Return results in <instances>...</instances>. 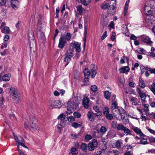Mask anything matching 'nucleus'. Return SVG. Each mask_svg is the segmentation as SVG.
I'll use <instances>...</instances> for the list:
<instances>
[{
  "instance_id": "6ab92c4d",
  "label": "nucleus",
  "mask_w": 155,
  "mask_h": 155,
  "mask_svg": "<svg viewBox=\"0 0 155 155\" xmlns=\"http://www.w3.org/2000/svg\"><path fill=\"white\" fill-rule=\"evenodd\" d=\"M130 100L132 104L134 105H138V100L135 97H130Z\"/></svg>"
},
{
  "instance_id": "e2e57ef3",
  "label": "nucleus",
  "mask_w": 155,
  "mask_h": 155,
  "mask_svg": "<svg viewBox=\"0 0 155 155\" xmlns=\"http://www.w3.org/2000/svg\"><path fill=\"white\" fill-rule=\"evenodd\" d=\"M71 59H64V61L66 62V64L65 65V66H66L68 64Z\"/></svg>"
},
{
  "instance_id": "c9c22d12",
  "label": "nucleus",
  "mask_w": 155,
  "mask_h": 155,
  "mask_svg": "<svg viewBox=\"0 0 155 155\" xmlns=\"http://www.w3.org/2000/svg\"><path fill=\"white\" fill-rule=\"evenodd\" d=\"M74 78L75 79H78L79 77V72L76 70L74 72Z\"/></svg>"
},
{
  "instance_id": "c85d7f7f",
  "label": "nucleus",
  "mask_w": 155,
  "mask_h": 155,
  "mask_svg": "<svg viewBox=\"0 0 155 155\" xmlns=\"http://www.w3.org/2000/svg\"><path fill=\"white\" fill-rule=\"evenodd\" d=\"M110 93L108 91H105L104 92V97L107 100L110 99Z\"/></svg>"
},
{
  "instance_id": "f257e3e1",
  "label": "nucleus",
  "mask_w": 155,
  "mask_h": 155,
  "mask_svg": "<svg viewBox=\"0 0 155 155\" xmlns=\"http://www.w3.org/2000/svg\"><path fill=\"white\" fill-rule=\"evenodd\" d=\"M79 104V101L76 97H74L72 101H69L65 104L67 107L72 109H76Z\"/></svg>"
},
{
  "instance_id": "0eeeda50",
  "label": "nucleus",
  "mask_w": 155,
  "mask_h": 155,
  "mask_svg": "<svg viewBox=\"0 0 155 155\" xmlns=\"http://www.w3.org/2000/svg\"><path fill=\"white\" fill-rule=\"evenodd\" d=\"M14 139L16 144H20L21 145L23 144V143H25L24 139L20 135H18L16 136L14 135Z\"/></svg>"
},
{
  "instance_id": "4d7b16f0",
  "label": "nucleus",
  "mask_w": 155,
  "mask_h": 155,
  "mask_svg": "<svg viewBox=\"0 0 155 155\" xmlns=\"http://www.w3.org/2000/svg\"><path fill=\"white\" fill-rule=\"evenodd\" d=\"M147 55L150 56V57H151L152 58L154 57L155 56V54L152 51L149 52L148 53V54H147Z\"/></svg>"
},
{
  "instance_id": "603ef678",
  "label": "nucleus",
  "mask_w": 155,
  "mask_h": 155,
  "mask_svg": "<svg viewBox=\"0 0 155 155\" xmlns=\"http://www.w3.org/2000/svg\"><path fill=\"white\" fill-rule=\"evenodd\" d=\"M111 100L112 102L114 101H116V95L115 94L113 95L111 98Z\"/></svg>"
},
{
  "instance_id": "f8f14e48",
  "label": "nucleus",
  "mask_w": 155,
  "mask_h": 155,
  "mask_svg": "<svg viewBox=\"0 0 155 155\" xmlns=\"http://www.w3.org/2000/svg\"><path fill=\"white\" fill-rule=\"evenodd\" d=\"M87 70H88V68H86L83 71L85 77L84 81V82L86 83H87L88 82V77L90 76V74H91V73L90 71H87Z\"/></svg>"
},
{
  "instance_id": "5fc2aeb1",
  "label": "nucleus",
  "mask_w": 155,
  "mask_h": 155,
  "mask_svg": "<svg viewBox=\"0 0 155 155\" xmlns=\"http://www.w3.org/2000/svg\"><path fill=\"white\" fill-rule=\"evenodd\" d=\"M67 111H66V114L68 115L71 114L72 113L71 109L72 108H69L67 107Z\"/></svg>"
},
{
  "instance_id": "72a5a7b5",
  "label": "nucleus",
  "mask_w": 155,
  "mask_h": 155,
  "mask_svg": "<svg viewBox=\"0 0 155 155\" xmlns=\"http://www.w3.org/2000/svg\"><path fill=\"white\" fill-rule=\"evenodd\" d=\"M117 125V128L118 130H123L125 127L123 125L120 124H118Z\"/></svg>"
},
{
  "instance_id": "69168bd1",
  "label": "nucleus",
  "mask_w": 155,
  "mask_h": 155,
  "mask_svg": "<svg viewBox=\"0 0 155 155\" xmlns=\"http://www.w3.org/2000/svg\"><path fill=\"white\" fill-rule=\"evenodd\" d=\"M137 91L139 95L143 93L142 92L141 90L139 88H137Z\"/></svg>"
},
{
  "instance_id": "2eb2a0df",
  "label": "nucleus",
  "mask_w": 155,
  "mask_h": 155,
  "mask_svg": "<svg viewBox=\"0 0 155 155\" xmlns=\"http://www.w3.org/2000/svg\"><path fill=\"white\" fill-rule=\"evenodd\" d=\"M89 99L87 97H84L83 99V105L85 108L88 107Z\"/></svg>"
},
{
  "instance_id": "864d4df0",
  "label": "nucleus",
  "mask_w": 155,
  "mask_h": 155,
  "mask_svg": "<svg viewBox=\"0 0 155 155\" xmlns=\"http://www.w3.org/2000/svg\"><path fill=\"white\" fill-rule=\"evenodd\" d=\"M116 36V33L115 32H112V36L110 37L111 40L113 41L115 39V36Z\"/></svg>"
},
{
  "instance_id": "a19ab883",
  "label": "nucleus",
  "mask_w": 155,
  "mask_h": 155,
  "mask_svg": "<svg viewBox=\"0 0 155 155\" xmlns=\"http://www.w3.org/2000/svg\"><path fill=\"white\" fill-rule=\"evenodd\" d=\"M145 12L146 13V14L147 15V16L149 15H152V11L151 10H146V8H145Z\"/></svg>"
},
{
  "instance_id": "a878e982",
  "label": "nucleus",
  "mask_w": 155,
  "mask_h": 155,
  "mask_svg": "<svg viewBox=\"0 0 155 155\" xmlns=\"http://www.w3.org/2000/svg\"><path fill=\"white\" fill-rule=\"evenodd\" d=\"M99 132L103 134H104L107 131V129L105 126H102L100 128Z\"/></svg>"
},
{
  "instance_id": "e433bc0d",
  "label": "nucleus",
  "mask_w": 155,
  "mask_h": 155,
  "mask_svg": "<svg viewBox=\"0 0 155 155\" xmlns=\"http://www.w3.org/2000/svg\"><path fill=\"white\" fill-rule=\"evenodd\" d=\"M87 116L89 119L91 121L94 120V119L91 113L88 112L87 114Z\"/></svg>"
},
{
  "instance_id": "0e129e2a",
  "label": "nucleus",
  "mask_w": 155,
  "mask_h": 155,
  "mask_svg": "<svg viewBox=\"0 0 155 155\" xmlns=\"http://www.w3.org/2000/svg\"><path fill=\"white\" fill-rule=\"evenodd\" d=\"M9 38V36L7 35H5L4 37V39L5 41H7Z\"/></svg>"
},
{
  "instance_id": "c03bdc74",
  "label": "nucleus",
  "mask_w": 155,
  "mask_h": 155,
  "mask_svg": "<svg viewBox=\"0 0 155 155\" xmlns=\"http://www.w3.org/2000/svg\"><path fill=\"white\" fill-rule=\"evenodd\" d=\"M76 149L74 148H72L71 150V153L73 155H77L78 153L76 152Z\"/></svg>"
},
{
  "instance_id": "37998d69",
  "label": "nucleus",
  "mask_w": 155,
  "mask_h": 155,
  "mask_svg": "<svg viewBox=\"0 0 155 155\" xmlns=\"http://www.w3.org/2000/svg\"><path fill=\"white\" fill-rule=\"evenodd\" d=\"M147 140L145 138H142L140 140V143L142 144H146L147 143Z\"/></svg>"
},
{
  "instance_id": "774afa93",
  "label": "nucleus",
  "mask_w": 155,
  "mask_h": 155,
  "mask_svg": "<svg viewBox=\"0 0 155 155\" xmlns=\"http://www.w3.org/2000/svg\"><path fill=\"white\" fill-rule=\"evenodd\" d=\"M149 141L151 142H155V138L153 137H151L149 138Z\"/></svg>"
},
{
  "instance_id": "aec40b11",
  "label": "nucleus",
  "mask_w": 155,
  "mask_h": 155,
  "mask_svg": "<svg viewBox=\"0 0 155 155\" xmlns=\"http://www.w3.org/2000/svg\"><path fill=\"white\" fill-rule=\"evenodd\" d=\"M80 123V124H78L76 122H73L72 123L71 126L72 127L77 128L79 127H81L83 123L81 122H79Z\"/></svg>"
},
{
  "instance_id": "49530a36",
  "label": "nucleus",
  "mask_w": 155,
  "mask_h": 155,
  "mask_svg": "<svg viewBox=\"0 0 155 155\" xmlns=\"http://www.w3.org/2000/svg\"><path fill=\"white\" fill-rule=\"evenodd\" d=\"M149 117L151 118L155 119V113L152 112L148 113Z\"/></svg>"
},
{
  "instance_id": "c756f323",
  "label": "nucleus",
  "mask_w": 155,
  "mask_h": 155,
  "mask_svg": "<svg viewBox=\"0 0 155 155\" xmlns=\"http://www.w3.org/2000/svg\"><path fill=\"white\" fill-rule=\"evenodd\" d=\"M100 132L99 130H97V131H94L93 133V135L95 138H99L101 136V135L100 134L99 136L97 135L99 134Z\"/></svg>"
},
{
  "instance_id": "9d476101",
  "label": "nucleus",
  "mask_w": 155,
  "mask_h": 155,
  "mask_svg": "<svg viewBox=\"0 0 155 155\" xmlns=\"http://www.w3.org/2000/svg\"><path fill=\"white\" fill-rule=\"evenodd\" d=\"M114 2L115 3H114V5H112L111 8H110L108 10V13L110 15H113L115 13L116 11V7L115 6V5H114V4L115 5L116 3V0H115Z\"/></svg>"
},
{
  "instance_id": "4be33fe9",
  "label": "nucleus",
  "mask_w": 155,
  "mask_h": 155,
  "mask_svg": "<svg viewBox=\"0 0 155 155\" xmlns=\"http://www.w3.org/2000/svg\"><path fill=\"white\" fill-rule=\"evenodd\" d=\"M123 131L126 135H131L132 132L127 127H125Z\"/></svg>"
},
{
  "instance_id": "7c9ffc66",
  "label": "nucleus",
  "mask_w": 155,
  "mask_h": 155,
  "mask_svg": "<svg viewBox=\"0 0 155 155\" xmlns=\"http://www.w3.org/2000/svg\"><path fill=\"white\" fill-rule=\"evenodd\" d=\"M65 116L63 114H61L58 117L57 119H60L61 123H63L64 122V120L65 119Z\"/></svg>"
},
{
  "instance_id": "a18cd8bd",
  "label": "nucleus",
  "mask_w": 155,
  "mask_h": 155,
  "mask_svg": "<svg viewBox=\"0 0 155 155\" xmlns=\"http://www.w3.org/2000/svg\"><path fill=\"white\" fill-rule=\"evenodd\" d=\"M73 115L75 118H80L81 117V114L78 112H74L73 114Z\"/></svg>"
},
{
  "instance_id": "f704fd0d",
  "label": "nucleus",
  "mask_w": 155,
  "mask_h": 155,
  "mask_svg": "<svg viewBox=\"0 0 155 155\" xmlns=\"http://www.w3.org/2000/svg\"><path fill=\"white\" fill-rule=\"evenodd\" d=\"M14 2H17V3H18V0H12L11 2V6L12 7L15 8V7H16V5H17V4H15Z\"/></svg>"
},
{
  "instance_id": "6e6d98bb",
  "label": "nucleus",
  "mask_w": 155,
  "mask_h": 155,
  "mask_svg": "<svg viewBox=\"0 0 155 155\" xmlns=\"http://www.w3.org/2000/svg\"><path fill=\"white\" fill-rule=\"evenodd\" d=\"M107 31H105L103 35L101 37V38L102 40L104 39L107 36Z\"/></svg>"
},
{
  "instance_id": "423d86ee",
  "label": "nucleus",
  "mask_w": 155,
  "mask_h": 155,
  "mask_svg": "<svg viewBox=\"0 0 155 155\" xmlns=\"http://www.w3.org/2000/svg\"><path fill=\"white\" fill-rule=\"evenodd\" d=\"M97 145V140L96 139L93 140L92 142H90L88 145V149L90 151L94 150L96 147Z\"/></svg>"
},
{
  "instance_id": "4468645a",
  "label": "nucleus",
  "mask_w": 155,
  "mask_h": 155,
  "mask_svg": "<svg viewBox=\"0 0 155 155\" xmlns=\"http://www.w3.org/2000/svg\"><path fill=\"white\" fill-rule=\"evenodd\" d=\"M71 46L72 47L75 48L77 51L78 52H80L81 51L80 45L78 42L71 43Z\"/></svg>"
},
{
  "instance_id": "5701e85b",
  "label": "nucleus",
  "mask_w": 155,
  "mask_h": 155,
  "mask_svg": "<svg viewBox=\"0 0 155 155\" xmlns=\"http://www.w3.org/2000/svg\"><path fill=\"white\" fill-rule=\"evenodd\" d=\"M117 107V101H114L111 104V108L112 111L118 108Z\"/></svg>"
},
{
  "instance_id": "4c0bfd02",
  "label": "nucleus",
  "mask_w": 155,
  "mask_h": 155,
  "mask_svg": "<svg viewBox=\"0 0 155 155\" xmlns=\"http://www.w3.org/2000/svg\"><path fill=\"white\" fill-rule=\"evenodd\" d=\"M81 148L84 151H85L87 149V145L86 143H82L81 145Z\"/></svg>"
},
{
  "instance_id": "f3484780",
  "label": "nucleus",
  "mask_w": 155,
  "mask_h": 155,
  "mask_svg": "<svg viewBox=\"0 0 155 155\" xmlns=\"http://www.w3.org/2000/svg\"><path fill=\"white\" fill-rule=\"evenodd\" d=\"M130 70L129 68L127 66L123 67L119 69V71L121 73L128 72Z\"/></svg>"
},
{
  "instance_id": "58836bf2",
  "label": "nucleus",
  "mask_w": 155,
  "mask_h": 155,
  "mask_svg": "<svg viewBox=\"0 0 155 155\" xmlns=\"http://www.w3.org/2000/svg\"><path fill=\"white\" fill-rule=\"evenodd\" d=\"M116 147L118 149L121 148V144L119 140H117L115 143Z\"/></svg>"
},
{
  "instance_id": "39448f33",
  "label": "nucleus",
  "mask_w": 155,
  "mask_h": 155,
  "mask_svg": "<svg viewBox=\"0 0 155 155\" xmlns=\"http://www.w3.org/2000/svg\"><path fill=\"white\" fill-rule=\"evenodd\" d=\"M61 104L58 100H52L50 102V106L52 108H60L62 106Z\"/></svg>"
},
{
  "instance_id": "3c124183",
  "label": "nucleus",
  "mask_w": 155,
  "mask_h": 155,
  "mask_svg": "<svg viewBox=\"0 0 155 155\" xmlns=\"http://www.w3.org/2000/svg\"><path fill=\"white\" fill-rule=\"evenodd\" d=\"M92 138L91 136L89 134H87L86 135L85 139L86 140L89 141Z\"/></svg>"
},
{
  "instance_id": "393cba45",
  "label": "nucleus",
  "mask_w": 155,
  "mask_h": 155,
  "mask_svg": "<svg viewBox=\"0 0 155 155\" xmlns=\"http://www.w3.org/2000/svg\"><path fill=\"white\" fill-rule=\"evenodd\" d=\"M11 75L9 74L4 75L2 77L3 81H6L9 80Z\"/></svg>"
},
{
  "instance_id": "20e7f679",
  "label": "nucleus",
  "mask_w": 155,
  "mask_h": 155,
  "mask_svg": "<svg viewBox=\"0 0 155 155\" xmlns=\"http://www.w3.org/2000/svg\"><path fill=\"white\" fill-rule=\"evenodd\" d=\"M30 124L31 127L34 129L37 128L38 121L32 115H31L29 117Z\"/></svg>"
},
{
  "instance_id": "ddd939ff",
  "label": "nucleus",
  "mask_w": 155,
  "mask_h": 155,
  "mask_svg": "<svg viewBox=\"0 0 155 155\" xmlns=\"http://www.w3.org/2000/svg\"><path fill=\"white\" fill-rule=\"evenodd\" d=\"M65 41L63 37H61L59 39L58 47L62 49L65 46Z\"/></svg>"
},
{
  "instance_id": "a211bd4d",
  "label": "nucleus",
  "mask_w": 155,
  "mask_h": 155,
  "mask_svg": "<svg viewBox=\"0 0 155 155\" xmlns=\"http://www.w3.org/2000/svg\"><path fill=\"white\" fill-rule=\"evenodd\" d=\"M72 52L73 51L71 49H69L65 54V58H71L73 56Z\"/></svg>"
},
{
  "instance_id": "8fccbe9b",
  "label": "nucleus",
  "mask_w": 155,
  "mask_h": 155,
  "mask_svg": "<svg viewBox=\"0 0 155 155\" xmlns=\"http://www.w3.org/2000/svg\"><path fill=\"white\" fill-rule=\"evenodd\" d=\"M71 35L70 33L68 32L66 35V39L68 41H69L71 38Z\"/></svg>"
},
{
  "instance_id": "bb28decb",
  "label": "nucleus",
  "mask_w": 155,
  "mask_h": 155,
  "mask_svg": "<svg viewBox=\"0 0 155 155\" xmlns=\"http://www.w3.org/2000/svg\"><path fill=\"white\" fill-rule=\"evenodd\" d=\"M77 11L78 14H81L83 11V8L81 5H79L77 6Z\"/></svg>"
},
{
  "instance_id": "680f3d73",
  "label": "nucleus",
  "mask_w": 155,
  "mask_h": 155,
  "mask_svg": "<svg viewBox=\"0 0 155 155\" xmlns=\"http://www.w3.org/2000/svg\"><path fill=\"white\" fill-rule=\"evenodd\" d=\"M141 116L140 117L142 121H145L146 120V116L143 115V114H141Z\"/></svg>"
},
{
  "instance_id": "ea45409f",
  "label": "nucleus",
  "mask_w": 155,
  "mask_h": 155,
  "mask_svg": "<svg viewBox=\"0 0 155 155\" xmlns=\"http://www.w3.org/2000/svg\"><path fill=\"white\" fill-rule=\"evenodd\" d=\"M140 97L141 98V100L143 101H144L146 98V96L144 93H143L139 95Z\"/></svg>"
},
{
  "instance_id": "1a4fd4ad",
  "label": "nucleus",
  "mask_w": 155,
  "mask_h": 155,
  "mask_svg": "<svg viewBox=\"0 0 155 155\" xmlns=\"http://www.w3.org/2000/svg\"><path fill=\"white\" fill-rule=\"evenodd\" d=\"M131 128L137 135H139L140 138L144 137L145 135L142 132L141 130L139 128L133 126Z\"/></svg>"
},
{
  "instance_id": "79ce46f5",
  "label": "nucleus",
  "mask_w": 155,
  "mask_h": 155,
  "mask_svg": "<svg viewBox=\"0 0 155 155\" xmlns=\"http://www.w3.org/2000/svg\"><path fill=\"white\" fill-rule=\"evenodd\" d=\"M97 87L95 85H92L91 87V90L93 92H95L97 91Z\"/></svg>"
},
{
  "instance_id": "338daca9",
  "label": "nucleus",
  "mask_w": 155,
  "mask_h": 155,
  "mask_svg": "<svg viewBox=\"0 0 155 155\" xmlns=\"http://www.w3.org/2000/svg\"><path fill=\"white\" fill-rule=\"evenodd\" d=\"M95 114L97 116H100L102 114V113L100 111H98L97 112L95 113Z\"/></svg>"
},
{
  "instance_id": "052dcab7",
  "label": "nucleus",
  "mask_w": 155,
  "mask_h": 155,
  "mask_svg": "<svg viewBox=\"0 0 155 155\" xmlns=\"http://www.w3.org/2000/svg\"><path fill=\"white\" fill-rule=\"evenodd\" d=\"M6 0H0V5H4L6 3Z\"/></svg>"
},
{
  "instance_id": "412c9836",
  "label": "nucleus",
  "mask_w": 155,
  "mask_h": 155,
  "mask_svg": "<svg viewBox=\"0 0 155 155\" xmlns=\"http://www.w3.org/2000/svg\"><path fill=\"white\" fill-rule=\"evenodd\" d=\"M139 85L140 86L143 88H145L146 87V85L144 84V81L141 78H139Z\"/></svg>"
},
{
  "instance_id": "9b49d317",
  "label": "nucleus",
  "mask_w": 155,
  "mask_h": 155,
  "mask_svg": "<svg viewBox=\"0 0 155 155\" xmlns=\"http://www.w3.org/2000/svg\"><path fill=\"white\" fill-rule=\"evenodd\" d=\"M142 41L147 44V45L152 46L153 42L150 40L149 37L146 36H143L142 38Z\"/></svg>"
},
{
  "instance_id": "473e14b6",
  "label": "nucleus",
  "mask_w": 155,
  "mask_h": 155,
  "mask_svg": "<svg viewBox=\"0 0 155 155\" xmlns=\"http://www.w3.org/2000/svg\"><path fill=\"white\" fill-rule=\"evenodd\" d=\"M138 52L140 54H144L146 53V51L142 48H140L137 49Z\"/></svg>"
},
{
  "instance_id": "f03ea898",
  "label": "nucleus",
  "mask_w": 155,
  "mask_h": 155,
  "mask_svg": "<svg viewBox=\"0 0 155 155\" xmlns=\"http://www.w3.org/2000/svg\"><path fill=\"white\" fill-rule=\"evenodd\" d=\"M112 111L114 115L116 118H119L118 115H120L122 120L124 119L126 115L125 111L123 108H118L112 110Z\"/></svg>"
},
{
  "instance_id": "dca6fc26",
  "label": "nucleus",
  "mask_w": 155,
  "mask_h": 155,
  "mask_svg": "<svg viewBox=\"0 0 155 155\" xmlns=\"http://www.w3.org/2000/svg\"><path fill=\"white\" fill-rule=\"evenodd\" d=\"M94 64H91V67L92 69H91L89 71L91 73V74L92 73L91 76L92 78H94L97 74V72L94 70Z\"/></svg>"
},
{
  "instance_id": "09e8293b",
  "label": "nucleus",
  "mask_w": 155,
  "mask_h": 155,
  "mask_svg": "<svg viewBox=\"0 0 155 155\" xmlns=\"http://www.w3.org/2000/svg\"><path fill=\"white\" fill-rule=\"evenodd\" d=\"M81 3L84 5L87 6L89 4V2H87L86 0H80Z\"/></svg>"
},
{
  "instance_id": "b1692460",
  "label": "nucleus",
  "mask_w": 155,
  "mask_h": 155,
  "mask_svg": "<svg viewBox=\"0 0 155 155\" xmlns=\"http://www.w3.org/2000/svg\"><path fill=\"white\" fill-rule=\"evenodd\" d=\"M110 4L111 3L109 2L106 3L101 7V8L104 10L108 8L109 9L110 8H111V6L112 5H110Z\"/></svg>"
},
{
  "instance_id": "cd10ccee",
  "label": "nucleus",
  "mask_w": 155,
  "mask_h": 155,
  "mask_svg": "<svg viewBox=\"0 0 155 155\" xmlns=\"http://www.w3.org/2000/svg\"><path fill=\"white\" fill-rule=\"evenodd\" d=\"M129 0H127L126 2L125 3V5L124 6V15L125 16L126 15V12H127V11L128 9V5L129 3Z\"/></svg>"
},
{
  "instance_id": "de8ad7c7",
  "label": "nucleus",
  "mask_w": 155,
  "mask_h": 155,
  "mask_svg": "<svg viewBox=\"0 0 155 155\" xmlns=\"http://www.w3.org/2000/svg\"><path fill=\"white\" fill-rule=\"evenodd\" d=\"M122 31L125 34L127 33L128 31L127 26H124V27H123Z\"/></svg>"
},
{
  "instance_id": "2f4dec72",
  "label": "nucleus",
  "mask_w": 155,
  "mask_h": 155,
  "mask_svg": "<svg viewBox=\"0 0 155 155\" xmlns=\"http://www.w3.org/2000/svg\"><path fill=\"white\" fill-rule=\"evenodd\" d=\"M10 31L9 28L8 27L5 26L4 27L3 29L2 30V32L4 33H8Z\"/></svg>"
},
{
  "instance_id": "13d9d810",
  "label": "nucleus",
  "mask_w": 155,
  "mask_h": 155,
  "mask_svg": "<svg viewBox=\"0 0 155 155\" xmlns=\"http://www.w3.org/2000/svg\"><path fill=\"white\" fill-rule=\"evenodd\" d=\"M4 101V99L3 96L2 95H1L0 96V105H2L3 104Z\"/></svg>"
},
{
  "instance_id": "7ed1b4c3",
  "label": "nucleus",
  "mask_w": 155,
  "mask_h": 155,
  "mask_svg": "<svg viewBox=\"0 0 155 155\" xmlns=\"http://www.w3.org/2000/svg\"><path fill=\"white\" fill-rule=\"evenodd\" d=\"M10 90L14 96L13 99L15 102L18 103V102L20 97V95L18 90L15 88H11Z\"/></svg>"
},
{
  "instance_id": "bf43d9fd",
  "label": "nucleus",
  "mask_w": 155,
  "mask_h": 155,
  "mask_svg": "<svg viewBox=\"0 0 155 155\" xmlns=\"http://www.w3.org/2000/svg\"><path fill=\"white\" fill-rule=\"evenodd\" d=\"M130 38L131 40H136L137 39V37L136 36H135L134 35L132 34V35H131Z\"/></svg>"
},
{
  "instance_id": "6e6552de",
  "label": "nucleus",
  "mask_w": 155,
  "mask_h": 155,
  "mask_svg": "<svg viewBox=\"0 0 155 155\" xmlns=\"http://www.w3.org/2000/svg\"><path fill=\"white\" fill-rule=\"evenodd\" d=\"M103 113L106 117L108 120H112L113 119V115L109 113V109L107 107H104Z\"/></svg>"
}]
</instances>
